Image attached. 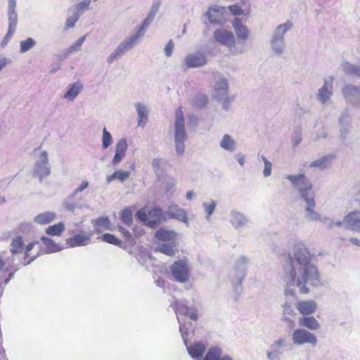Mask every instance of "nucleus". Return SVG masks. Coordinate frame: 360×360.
<instances>
[{
	"label": "nucleus",
	"instance_id": "f257e3e1",
	"mask_svg": "<svg viewBox=\"0 0 360 360\" xmlns=\"http://www.w3.org/2000/svg\"><path fill=\"white\" fill-rule=\"evenodd\" d=\"M310 261L311 255L307 248L298 246L294 257L289 256L283 266L284 275L289 283L297 286L302 294L309 292V286L321 283L318 269Z\"/></svg>",
	"mask_w": 360,
	"mask_h": 360
},
{
	"label": "nucleus",
	"instance_id": "f03ea898",
	"mask_svg": "<svg viewBox=\"0 0 360 360\" xmlns=\"http://www.w3.org/2000/svg\"><path fill=\"white\" fill-rule=\"evenodd\" d=\"M286 178L295 187L297 188L302 197L304 198L307 203L306 211L308 213L309 217L312 220L319 219V215L314 210L316 205L314 195L313 193H311V195L309 193V191L312 188V184L310 181L304 174L298 175H288Z\"/></svg>",
	"mask_w": 360,
	"mask_h": 360
},
{
	"label": "nucleus",
	"instance_id": "7ed1b4c3",
	"mask_svg": "<svg viewBox=\"0 0 360 360\" xmlns=\"http://www.w3.org/2000/svg\"><path fill=\"white\" fill-rule=\"evenodd\" d=\"M137 217L148 226L155 228L165 219L162 210L154 207L151 208L143 207L136 213Z\"/></svg>",
	"mask_w": 360,
	"mask_h": 360
},
{
	"label": "nucleus",
	"instance_id": "20e7f679",
	"mask_svg": "<svg viewBox=\"0 0 360 360\" xmlns=\"http://www.w3.org/2000/svg\"><path fill=\"white\" fill-rule=\"evenodd\" d=\"M170 271L174 279L180 283L189 280L190 269L186 260L175 261L170 266Z\"/></svg>",
	"mask_w": 360,
	"mask_h": 360
},
{
	"label": "nucleus",
	"instance_id": "39448f33",
	"mask_svg": "<svg viewBox=\"0 0 360 360\" xmlns=\"http://www.w3.org/2000/svg\"><path fill=\"white\" fill-rule=\"evenodd\" d=\"M292 340L296 345L310 344L312 346H315L317 343L316 335L304 328L295 330L292 335Z\"/></svg>",
	"mask_w": 360,
	"mask_h": 360
},
{
	"label": "nucleus",
	"instance_id": "423d86ee",
	"mask_svg": "<svg viewBox=\"0 0 360 360\" xmlns=\"http://www.w3.org/2000/svg\"><path fill=\"white\" fill-rule=\"evenodd\" d=\"M185 138L186 131L184 130V118L181 108L179 107L176 110L175 141H184Z\"/></svg>",
	"mask_w": 360,
	"mask_h": 360
},
{
	"label": "nucleus",
	"instance_id": "0eeeda50",
	"mask_svg": "<svg viewBox=\"0 0 360 360\" xmlns=\"http://www.w3.org/2000/svg\"><path fill=\"white\" fill-rule=\"evenodd\" d=\"M184 63L186 68H198L207 63V58L203 53H195L188 55Z\"/></svg>",
	"mask_w": 360,
	"mask_h": 360
},
{
	"label": "nucleus",
	"instance_id": "6e6552de",
	"mask_svg": "<svg viewBox=\"0 0 360 360\" xmlns=\"http://www.w3.org/2000/svg\"><path fill=\"white\" fill-rule=\"evenodd\" d=\"M214 38L217 41L229 47L235 44V37L233 33L222 29H219L214 32Z\"/></svg>",
	"mask_w": 360,
	"mask_h": 360
},
{
	"label": "nucleus",
	"instance_id": "1a4fd4ad",
	"mask_svg": "<svg viewBox=\"0 0 360 360\" xmlns=\"http://www.w3.org/2000/svg\"><path fill=\"white\" fill-rule=\"evenodd\" d=\"M298 311L306 316L313 314L317 309V304L314 300H301L296 304Z\"/></svg>",
	"mask_w": 360,
	"mask_h": 360
},
{
	"label": "nucleus",
	"instance_id": "9d476101",
	"mask_svg": "<svg viewBox=\"0 0 360 360\" xmlns=\"http://www.w3.org/2000/svg\"><path fill=\"white\" fill-rule=\"evenodd\" d=\"M138 39V35L132 36L128 41L120 44L115 51L109 56L108 62L110 63H112L117 56L122 55L125 51L131 49Z\"/></svg>",
	"mask_w": 360,
	"mask_h": 360
},
{
	"label": "nucleus",
	"instance_id": "9b49d317",
	"mask_svg": "<svg viewBox=\"0 0 360 360\" xmlns=\"http://www.w3.org/2000/svg\"><path fill=\"white\" fill-rule=\"evenodd\" d=\"M91 234H76L67 239V243L71 247L85 245L90 241Z\"/></svg>",
	"mask_w": 360,
	"mask_h": 360
},
{
	"label": "nucleus",
	"instance_id": "f8f14e48",
	"mask_svg": "<svg viewBox=\"0 0 360 360\" xmlns=\"http://www.w3.org/2000/svg\"><path fill=\"white\" fill-rule=\"evenodd\" d=\"M347 225L354 231H360V212L354 211L349 212L345 217Z\"/></svg>",
	"mask_w": 360,
	"mask_h": 360
},
{
	"label": "nucleus",
	"instance_id": "ddd939ff",
	"mask_svg": "<svg viewBox=\"0 0 360 360\" xmlns=\"http://www.w3.org/2000/svg\"><path fill=\"white\" fill-rule=\"evenodd\" d=\"M127 150V143L125 139H120L116 144L115 154L112 162L114 165L119 163L125 156Z\"/></svg>",
	"mask_w": 360,
	"mask_h": 360
},
{
	"label": "nucleus",
	"instance_id": "4468645a",
	"mask_svg": "<svg viewBox=\"0 0 360 360\" xmlns=\"http://www.w3.org/2000/svg\"><path fill=\"white\" fill-rule=\"evenodd\" d=\"M42 155L44 156V160L40 162H37L35 167V174L40 179L47 176L50 174V169L47 166V157L46 153L43 152Z\"/></svg>",
	"mask_w": 360,
	"mask_h": 360
},
{
	"label": "nucleus",
	"instance_id": "2eb2a0df",
	"mask_svg": "<svg viewBox=\"0 0 360 360\" xmlns=\"http://www.w3.org/2000/svg\"><path fill=\"white\" fill-rule=\"evenodd\" d=\"M232 25L236 31L238 38L242 40H246L249 36V32L245 26H244L240 20L236 18L232 22Z\"/></svg>",
	"mask_w": 360,
	"mask_h": 360
},
{
	"label": "nucleus",
	"instance_id": "dca6fc26",
	"mask_svg": "<svg viewBox=\"0 0 360 360\" xmlns=\"http://www.w3.org/2000/svg\"><path fill=\"white\" fill-rule=\"evenodd\" d=\"M299 324L300 326L311 330H316L320 328L319 322L314 316H306L302 317L299 320Z\"/></svg>",
	"mask_w": 360,
	"mask_h": 360
},
{
	"label": "nucleus",
	"instance_id": "f3484780",
	"mask_svg": "<svg viewBox=\"0 0 360 360\" xmlns=\"http://www.w3.org/2000/svg\"><path fill=\"white\" fill-rule=\"evenodd\" d=\"M167 214L171 219H176L184 222L187 221L186 212L176 206L170 207L167 212Z\"/></svg>",
	"mask_w": 360,
	"mask_h": 360
},
{
	"label": "nucleus",
	"instance_id": "a211bd4d",
	"mask_svg": "<svg viewBox=\"0 0 360 360\" xmlns=\"http://www.w3.org/2000/svg\"><path fill=\"white\" fill-rule=\"evenodd\" d=\"M188 354L193 358L201 357L205 352V346L200 342H195L187 347Z\"/></svg>",
	"mask_w": 360,
	"mask_h": 360
},
{
	"label": "nucleus",
	"instance_id": "6ab92c4d",
	"mask_svg": "<svg viewBox=\"0 0 360 360\" xmlns=\"http://www.w3.org/2000/svg\"><path fill=\"white\" fill-rule=\"evenodd\" d=\"M55 218V213L46 212L37 215L34 218V221L39 224H47L53 221Z\"/></svg>",
	"mask_w": 360,
	"mask_h": 360
},
{
	"label": "nucleus",
	"instance_id": "aec40b11",
	"mask_svg": "<svg viewBox=\"0 0 360 360\" xmlns=\"http://www.w3.org/2000/svg\"><path fill=\"white\" fill-rule=\"evenodd\" d=\"M155 238L159 240L171 241L175 239L176 233L172 231L160 229L155 233Z\"/></svg>",
	"mask_w": 360,
	"mask_h": 360
},
{
	"label": "nucleus",
	"instance_id": "412c9836",
	"mask_svg": "<svg viewBox=\"0 0 360 360\" xmlns=\"http://www.w3.org/2000/svg\"><path fill=\"white\" fill-rule=\"evenodd\" d=\"M332 84L325 83V84L319 89L318 97L321 103H325L331 96Z\"/></svg>",
	"mask_w": 360,
	"mask_h": 360
},
{
	"label": "nucleus",
	"instance_id": "4be33fe9",
	"mask_svg": "<svg viewBox=\"0 0 360 360\" xmlns=\"http://www.w3.org/2000/svg\"><path fill=\"white\" fill-rule=\"evenodd\" d=\"M65 231V225L63 222L49 226L46 229V233L50 236H59Z\"/></svg>",
	"mask_w": 360,
	"mask_h": 360
},
{
	"label": "nucleus",
	"instance_id": "5701e85b",
	"mask_svg": "<svg viewBox=\"0 0 360 360\" xmlns=\"http://www.w3.org/2000/svg\"><path fill=\"white\" fill-rule=\"evenodd\" d=\"M95 229L97 232L101 233L110 230L111 229V224L107 217H100L96 221Z\"/></svg>",
	"mask_w": 360,
	"mask_h": 360
},
{
	"label": "nucleus",
	"instance_id": "b1692460",
	"mask_svg": "<svg viewBox=\"0 0 360 360\" xmlns=\"http://www.w3.org/2000/svg\"><path fill=\"white\" fill-rule=\"evenodd\" d=\"M24 248L23 240L21 236L14 238L11 244V252L13 254L20 253Z\"/></svg>",
	"mask_w": 360,
	"mask_h": 360
},
{
	"label": "nucleus",
	"instance_id": "393cba45",
	"mask_svg": "<svg viewBox=\"0 0 360 360\" xmlns=\"http://www.w3.org/2000/svg\"><path fill=\"white\" fill-rule=\"evenodd\" d=\"M129 175H130V174L129 172L118 170V171L115 172L112 174L108 176L107 177V181H108V182H111L114 179H117L120 180L121 181H123L127 179L129 177Z\"/></svg>",
	"mask_w": 360,
	"mask_h": 360
},
{
	"label": "nucleus",
	"instance_id": "a878e982",
	"mask_svg": "<svg viewBox=\"0 0 360 360\" xmlns=\"http://www.w3.org/2000/svg\"><path fill=\"white\" fill-rule=\"evenodd\" d=\"M219 7H211L207 11V16L211 23H219V18L217 17V15L220 12Z\"/></svg>",
	"mask_w": 360,
	"mask_h": 360
},
{
	"label": "nucleus",
	"instance_id": "bb28decb",
	"mask_svg": "<svg viewBox=\"0 0 360 360\" xmlns=\"http://www.w3.org/2000/svg\"><path fill=\"white\" fill-rule=\"evenodd\" d=\"M6 262L3 259V257L0 255V271L3 270L5 272H8V271H11L9 273L8 277L6 278H5V280H4V283L7 284L9 282V281L13 278L16 269H12L11 268H9L8 266H6Z\"/></svg>",
	"mask_w": 360,
	"mask_h": 360
},
{
	"label": "nucleus",
	"instance_id": "cd10ccee",
	"mask_svg": "<svg viewBox=\"0 0 360 360\" xmlns=\"http://www.w3.org/2000/svg\"><path fill=\"white\" fill-rule=\"evenodd\" d=\"M82 87V86L79 84H72L65 94L64 97L70 100H73L78 95Z\"/></svg>",
	"mask_w": 360,
	"mask_h": 360
},
{
	"label": "nucleus",
	"instance_id": "c85d7f7f",
	"mask_svg": "<svg viewBox=\"0 0 360 360\" xmlns=\"http://www.w3.org/2000/svg\"><path fill=\"white\" fill-rule=\"evenodd\" d=\"M221 349L218 348H211L206 354L204 360H219L221 357Z\"/></svg>",
	"mask_w": 360,
	"mask_h": 360
},
{
	"label": "nucleus",
	"instance_id": "c756f323",
	"mask_svg": "<svg viewBox=\"0 0 360 360\" xmlns=\"http://www.w3.org/2000/svg\"><path fill=\"white\" fill-rule=\"evenodd\" d=\"M133 212L131 208L127 207L122 211L121 219L122 221L127 225H130L132 223Z\"/></svg>",
	"mask_w": 360,
	"mask_h": 360
},
{
	"label": "nucleus",
	"instance_id": "7c9ffc66",
	"mask_svg": "<svg viewBox=\"0 0 360 360\" xmlns=\"http://www.w3.org/2000/svg\"><path fill=\"white\" fill-rule=\"evenodd\" d=\"M8 20L9 34H11L12 32H15L18 21V15L15 11H8Z\"/></svg>",
	"mask_w": 360,
	"mask_h": 360
},
{
	"label": "nucleus",
	"instance_id": "2f4dec72",
	"mask_svg": "<svg viewBox=\"0 0 360 360\" xmlns=\"http://www.w3.org/2000/svg\"><path fill=\"white\" fill-rule=\"evenodd\" d=\"M102 240L109 244L121 246L122 241L115 237L114 235L110 233H104L102 236Z\"/></svg>",
	"mask_w": 360,
	"mask_h": 360
},
{
	"label": "nucleus",
	"instance_id": "473e14b6",
	"mask_svg": "<svg viewBox=\"0 0 360 360\" xmlns=\"http://www.w3.org/2000/svg\"><path fill=\"white\" fill-rule=\"evenodd\" d=\"M221 147L228 150H232L234 146V141L228 134L224 136L221 141Z\"/></svg>",
	"mask_w": 360,
	"mask_h": 360
},
{
	"label": "nucleus",
	"instance_id": "72a5a7b5",
	"mask_svg": "<svg viewBox=\"0 0 360 360\" xmlns=\"http://www.w3.org/2000/svg\"><path fill=\"white\" fill-rule=\"evenodd\" d=\"M136 110L139 117V124H144L147 120V111L145 107L141 104H138L136 105Z\"/></svg>",
	"mask_w": 360,
	"mask_h": 360
},
{
	"label": "nucleus",
	"instance_id": "f704fd0d",
	"mask_svg": "<svg viewBox=\"0 0 360 360\" xmlns=\"http://www.w3.org/2000/svg\"><path fill=\"white\" fill-rule=\"evenodd\" d=\"M35 45V41L30 37L20 42V51L24 53L32 49Z\"/></svg>",
	"mask_w": 360,
	"mask_h": 360
},
{
	"label": "nucleus",
	"instance_id": "c9c22d12",
	"mask_svg": "<svg viewBox=\"0 0 360 360\" xmlns=\"http://www.w3.org/2000/svg\"><path fill=\"white\" fill-rule=\"evenodd\" d=\"M174 309L176 314H183L186 316L188 314V307L181 302H175L174 304Z\"/></svg>",
	"mask_w": 360,
	"mask_h": 360
},
{
	"label": "nucleus",
	"instance_id": "e433bc0d",
	"mask_svg": "<svg viewBox=\"0 0 360 360\" xmlns=\"http://www.w3.org/2000/svg\"><path fill=\"white\" fill-rule=\"evenodd\" d=\"M102 142L104 148H107L112 142L111 134L106 130V128L103 129Z\"/></svg>",
	"mask_w": 360,
	"mask_h": 360
},
{
	"label": "nucleus",
	"instance_id": "4c0bfd02",
	"mask_svg": "<svg viewBox=\"0 0 360 360\" xmlns=\"http://www.w3.org/2000/svg\"><path fill=\"white\" fill-rule=\"evenodd\" d=\"M158 250L168 256L174 255L175 250L174 246L169 244H162L158 248Z\"/></svg>",
	"mask_w": 360,
	"mask_h": 360
},
{
	"label": "nucleus",
	"instance_id": "58836bf2",
	"mask_svg": "<svg viewBox=\"0 0 360 360\" xmlns=\"http://www.w3.org/2000/svg\"><path fill=\"white\" fill-rule=\"evenodd\" d=\"M328 157H323L322 158L313 161L310 164V167H320V168H324L327 165V162L328 160Z\"/></svg>",
	"mask_w": 360,
	"mask_h": 360
},
{
	"label": "nucleus",
	"instance_id": "ea45409f",
	"mask_svg": "<svg viewBox=\"0 0 360 360\" xmlns=\"http://www.w3.org/2000/svg\"><path fill=\"white\" fill-rule=\"evenodd\" d=\"M86 39V36H83L80 37L78 40H77L70 48L69 52L77 51L80 49L82 45L83 44L84 40Z\"/></svg>",
	"mask_w": 360,
	"mask_h": 360
},
{
	"label": "nucleus",
	"instance_id": "a19ab883",
	"mask_svg": "<svg viewBox=\"0 0 360 360\" xmlns=\"http://www.w3.org/2000/svg\"><path fill=\"white\" fill-rule=\"evenodd\" d=\"M229 9L235 16L244 14L243 10L237 4L229 6Z\"/></svg>",
	"mask_w": 360,
	"mask_h": 360
},
{
	"label": "nucleus",
	"instance_id": "79ce46f5",
	"mask_svg": "<svg viewBox=\"0 0 360 360\" xmlns=\"http://www.w3.org/2000/svg\"><path fill=\"white\" fill-rule=\"evenodd\" d=\"M152 20V18H146L143 22V25L141 26V27L139 28V31L137 32V33L134 35V36H139V38L140 37L141 35H142L143 32H144V30L145 28L150 24V21Z\"/></svg>",
	"mask_w": 360,
	"mask_h": 360
},
{
	"label": "nucleus",
	"instance_id": "37998d69",
	"mask_svg": "<svg viewBox=\"0 0 360 360\" xmlns=\"http://www.w3.org/2000/svg\"><path fill=\"white\" fill-rule=\"evenodd\" d=\"M79 16L78 15H75L74 16L70 17L67 19L65 27L67 28H72L75 26L76 22L78 20Z\"/></svg>",
	"mask_w": 360,
	"mask_h": 360
},
{
	"label": "nucleus",
	"instance_id": "c03bdc74",
	"mask_svg": "<svg viewBox=\"0 0 360 360\" xmlns=\"http://www.w3.org/2000/svg\"><path fill=\"white\" fill-rule=\"evenodd\" d=\"M41 240L43 242V243L47 247L49 248V249L53 250L54 248L56 246V244L54 243V242L47 238V237H45V236H43L41 237Z\"/></svg>",
	"mask_w": 360,
	"mask_h": 360
},
{
	"label": "nucleus",
	"instance_id": "a18cd8bd",
	"mask_svg": "<svg viewBox=\"0 0 360 360\" xmlns=\"http://www.w3.org/2000/svg\"><path fill=\"white\" fill-rule=\"evenodd\" d=\"M264 175L265 176H270L271 173V163L268 161L266 159L264 158Z\"/></svg>",
	"mask_w": 360,
	"mask_h": 360
},
{
	"label": "nucleus",
	"instance_id": "49530a36",
	"mask_svg": "<svg viewBox=\"0 0 360 360\" xmlns=\"http://www.w3.org/2000/svg\"><path fill=\"white\" fill-rule=\"evenodd\" d=\"M219 89H221L224 93H226L228 89V84L225 79H222L219 82L217 90Z\"/></svg>",
	"mask_w": 360,
	"mask_h": 360
},
{
	"label": "nucleus",
	"instance_id": "de8ad7c7",
	"mask_svg": "<svg viewBox=\"0 0 360 360\" xmlns=\"http://www.w3.org/2000/svg\"><path fill=\"white\" fill-rule=\"evenodd\" d=\"M38 244H39V242L34 241V242H32V243H29L25 247V259L30 257V255H29L30 251L34 248V246L35 245H38Z\"/></svg>",
	"mask_w": 360,
	"mask_h": 360
},
{
	"label": "nucleus",
	"instance_id": "09e8293b",
	"mask_svg": "<svg viewBox=\"0 0 360 360\" xmlns=\"http://www.w3.org/2000/svg\"><path fill=\"white\" fill-rule=\"evenodd\" d=\"M174 49V44L172 40H170L165 48V52L167 56H170L172 55V51Z\"/></svg>",
	"mask_w": 360,
	"mask_h": 360
},
{
	"label": "nucleus",
	"instance_id": "8fccbe9b",
	"mask_svg": "<svg viewBox=\"0 0 360 360\" xmlns=\"http://www.w3.org/2000/svg\"><path fill=\"white\" fill-rule=\"evenodd\" d=\"M120 232L123 235V236L125 238V239L129 241L132 238L131 234L129 231H127L126 229L120 226L119 227Z\"/></svg>",
	"mask_w": 360,
	"mask_h": 360
},
{
	"label": "nucleus",
	"instance_id": "3c124183",
	"mask_svg": "<svg viewBox=\"0 0 360 360\" xmlns=\"http://www.w3.org/2000/svg\"><path fill=\"white\" fill-rule=\"evenodd\" d=\"M215 203L214 202L208 204L205 207V212L208 216H210L215 209Z\"/></svg>",
	"mask_w": 360,
	"mask_h": 360
},
{
	"label": "nucleus",
	"instance_id": "603ef678",
	"mask_svg": "<svg viewBox=\"0 0 360 360\" xmlns=\"http://www.w3.org/2000/svg\"><path fill=\"white\" fill-rule=\"evenodd\" d=\"M176 151L179 153H182L184 150V141H175Z\"/></svg>",
	"mask_w": 360,
	"mask_h": 360
},
{
	"label": "nucleus",
	"instance_id": "864d4df0",
	"mask_svg": "<svg viewBox=\"0 0 360 360\" xmlns=\"http://www.w3.org/2000/svg\"><path fill=\"white\" fill-rule=\"evenodd\" d=\"M90 4V1H84L77 5V9L79 11H83L85 8H88L89 5Z\"/></svg>",
	"mask_w": 360,
	"mask_h": 360
},
{
	"label": "nucleus",
	"instance_id": "5fc2aeb1",
	"mask_svg": "<svg viewBox=\"0 0 360 360\" xmlns=\"http://www.w3.org/2000/svg\"><path fill=\"white\" fill-rule=\"evenodd\" d=\"M14 32H12L11 33V34H9V30H8L6 35L5 36L4 39H3L2 46H5L8 42V41L11 39V38L13 36Z\"/></svg>",
	"mask_w": 360,
	"mask_h": 360
},
{
	"label": "nucleus",
	"instance_id": "6e6d98bb",
	"mask_svg": "<svg viewBox=\"0 0 360 360\" xmlns=\"http://www.w3.org/2000/svg\"><path fill=\"white\" fill-rule=\"evenodd\" d=\"M16 0H8V11H15Z\"/></svg>",
	"mask_w": 360,
	"mask_h": 360
},
{
	"label": "nucleus",
	"instance_id": "4d7b16f0",
	"mask_svg": "<svg viewBox=\"0 0 360 360\" xmlns=\"http://www.w3.org/2000/svg\"><path fill=\"white\" fill-rule=\"evenodd\" d=\"M186 316L193 321H196L198 319V314L196 311H193L191 312L188 311V314Z\"/></svg>",
	"mask_w": 360,
	"mask_h": 360
},
{
	"label": "nucleus",
	"instance_id": "13d9d810",
	"mask_svg": "<svg viewBox=\"0 0 360 360\" xmlns=\"http://www.w3.org/2000/svg\"><path fill=\"white\" fill-rule=\"evenodd\" d=\"M349 241L353 244V245H357V246H359L360 247V240L357 238H351L349 239Z\"/></svg>",
	"mask_w": 360,
	"mask_h": 360
},
{
	"label": "nucleus",
	"instance_id": "bf43d9fd",
	"mask_svg": "<svg viewBox=\"0 0 360 360\" xmlns=\"http://www.w3.org/2000/svg\"><path fill=\"white\" fill-rule=\"evenodd\" d=\"M87 186H88V182L87 181L82 182V184L80 185V186L77 188V191H82L84 188H87Z\"/></svg>",
	"mask_w": 360,
	"mask_h": 360
},
{
	"label": "nucleus",
	"instance_id": "052dcab7",
	"mask_svg": "<svg viewBox=\"0 0 360 360\" xmlns=\"http://www.w3.org/2000/svg\"><path fill=\"white\" fill-rule=\"evenodd\" d=\"M6 63L5 59H0V70L5 66Z\"/></svg>",
	"mask_w": 360,
	"mask_h": 360
},
{
	"label": "nucleus",
	"instance_id": "680f3d73",
	"mask_svg": "<svg viewBox=\"0 0 360 360\" xmlns=\"http://www.w3.org/2000/svg\"><path fill=\"white\" fill-rule=\"evenodd\" d=\"M233 217H234V219H233L234 221H233V224H236V221H237V220L239 221V219H240L242 218V217L238 214H235Z\"/></svg>",
	"mask_w": 360,
	"mask_h": 360
},
{
	"label": "nucleus",
	"instance_id": "e2e57ef3",
	"mask_svg": "<svg viewBox=\"0 0 360 360\" xmlns=\"http://www.w3.org/2000/svg\"><path fill=\"white\" fill-rule=\"evenodd\" d=\"M281 29L283 30V32H285L288 29V27H287L286 25H281L278 27V30H281Z\"/></svg>",
	"mask_w": 360,
	"mask_h": 360
},
{
	"label": "nucleus",
	"instance_id": "0e129e2a",
	"mask_svg": "<svg viewBox=\"0 0 360 360\" xmlns=\"http://www.w3.org/2000/svg\"><path fill=\"white\" fill-rule=\"evenodd\" d=\"M238 161L240 165H244V157L241 156V157L238 158Z\"/></svg>",
	"mask_w": 360,
	"mask_h": 360
},
{
	"label": "nucleus",
	"instance_id": "69168bd1",
	"mask_svg": "<svg viewBox=\"0 0 360 360\" xmlns=\"http://www.w3.org/2000/svg\"><path fill=\"white\" fill-rule=\"evenodd\" d=\"M283 342H284V341H283V340H278V341L276 342V345L277 347H281V346H282V345H283Z\"/></svg>",
	"mask_w": 360,
	"mask_h": 360
},
{
	"label": "nucleus",
	"instance_id": "338daca9",
	"mask_svg": "<svg viewBox=\"0 0 360 360\" xmlns=\"http://www.w3.org/2000/svg\"><path fill=\"white\" fill-rule=\"evenodd\" d=\"M192 196H193V193L191 191L187 192V193H186L187 199L191 200L192 198Z\"/></svg>",
	"mask_w": 360,
	"mask_h": 360
},
{
	"label": "nucleus",
	"instance_id": "774afa93",
	"mask_svg": "<svg viewBox=\"0 0 360 360\" xmlns=\"http://www.w3.org/2000/svg\"><path fill=\"white\" fill-rule=\"evenodd\" d=\"M219 360H232L229 356H225L221 357Z\"/></svg>",
	"mask_w": 360,
	"mask_h": 360
}]
</instances>
